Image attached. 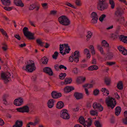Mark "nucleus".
Here are the masks:
<instances>
[{
	"mask_svg": "<svg viewBox=\"0 0 127 127\" xmlns=\"http://www.w3.org/2000/svg\"><path fill=\"white\" fill-rule=\"evenodd\" d=\"M4 8L6 10L9 11L12 9V8L9 7H4Z\"/></svg>",
	"mask_w": 127,
	"mask_h": 127,
	"instance_id": "obj_57",
	"label": "nucleus"
},
{
	"mask_svg": "<svg viewBox=\"0 0 127 127\" xmlns=\"http://www.w3.org/2000/svg\"><path fill=\"white\" fill-rule=\"evenodd\" d=\"M57 11L56 10H52L50 11V12L49 14L50 15H53L54 16L56 15Z\"/></svg>",
	"mask_w": 127,
	"mask_h": 127,
	"instance_id": "obj_51",
	"label": "nucleus"
},
{
	"mask_svg": "<svg viewBox=\"0 0 127 127\" xmlns=\"http://www.w3.org/2000/svg\"><path fill=\"white\" fill-rule=\"evenodd\" d=\"M127 37V36H125L124 35H120L119 37V39L120 40L124 42L126 38Z\"/></svg>",
	"mask_w": 127,
	"mask_h": 127,
	"instance_id": "obj_40",
	"label": "nucleus"
},
{
	"mask_svg": "<svg viewBox=\"0 0 127 127\" xmlns=\"http://www.w3.org/2000/svg\"><path fill=\"white\" fill-rule=\"evenodd\" d=\"M108 7V4L106 2L101 3H98L97 8L99 10L103 11L107 9Z\"/></svg>",
	"mask_w": 127,
	"mask_h": 127,
	"instance_id": "obj_7",
	"label": "nucleus"
},
{
	"mask_svg": "<svg viewBox=\"0 0 127 127\" xmlns=\"http://www.w3.org/2000/svg\"><path fill=\"white\" fill-rule=\"evenodd\" d=\"M105 102L107 106L111 108L112 109L114 108L116 104L115 99L112 97H110V96H108L106 99Z\"/></svg>",
	"mask_w": 127,
	"mask_h": 127,
	"instance_id": "obj_3",
	"label": "nucleus"
},
{
	"mask_svg": "<svg viewBox=\"0 0 127 127\" xmlns=\"http://www.w3.org/2000/svg\"><path fill=\"white\" fill-rule=\"evenodd\" d=\"M98 67L96 65H92L89 66L88 68V70L90 71L94 70H96L98 69Z\"/></svg>",
	"mask_w": 127,
	"mask_h": 127,
	"instance_id": "obj_23",
	"label": "nucleus"
},
{
	"mask_svg": "<svg viewBox=\"0 0 127 127\" xmlns=\"http://www.w3.org/2000/svg\"><path fill=\"white\" fill-rule=\"evenodd\" d=\"M118 49L119 51L122 52V54L123 55H127V50L122 45L119 46L118 47Z\"/></svg>",
	"mask_w": 127,
	"mask_h": 127,
	"instance_id": "obj_13",
	"label": "nucleus"
},
{
	"mask_svg": "<svg viewBox=\"0 0 127 127\" xmlns=\"http://www.w3.org/2000/svg\"><path fill=\"white\" fill-rule=\"evenodd\" d=\"M23 31L24 35L29 39L33 40L35 39L34 37V34L29 32L27 27H25L24 28Z\"/></svg>",
	"mask_w": 127,
	"mask_h": 127,
	"instance_id": "obj_4",
	"label": "nucleus"
},
{
	"mask_svg": "<svg viewBox=\"0 0 127 127\" xmlns=\"http://www.w3.org/2000/svg\"><path fill=\"white\" fill-rule=\"evenodd\" d=\"M87 34L86 36L87 38V40L88 41L89 40V39L92 37L93 35V33H92L90 31H88L87 33Z\"/></svg>",
	"mask_w": 127,
	"mask_h": 127,
	"instance_id": "obj_36",
	"label": "nucleus"
},
{
	"mask_svg": "<svg viewBox=\"0 0 127 127\" xmlns=\"http://www.w3.org/2000/svg\"><path fill=\"white\" fill-rule=\"evenodd\" d=\"M58 20L60 24L63 25L67 26L70 24V20L65 15L60 16L58 18Z\"/></svg>",
	"mask_w": 127,
	"mask_h": 127,
	"instance_id": "obj_2",
	"label": "nucleus"
},
{
	"mask_svg": "<svg viewBox=\"0 0 127 127\" xmlns=\"http://www.w3.org/2000/svg\"><path fill=\"white\" fill-rule=\"evenodd\" d=\"M123 12L124 11L122 9L119 7L117 8V10L114 13L116 21L119 22L121 25L123 24L125 21L124 17L122 16Z\"/></svg>",
	"mask_w": 127,
	"mask_h": 127,
	"instance_id": "obj_1",
	"label": "nucleus"
},
{
	"mask_svg": "<svg viewBox=\"0 0 127 127\" xmlns=\"http://www.w3.org/2000/svg\"><path fill=\"white\" fill-rule=\"evenodd\" d=\"M14 3L17 6L21 7H23L24 6V4L21 0H14Z\"/></svg>",
	"mask_w": 127,
	"mask_h": 127,
	"instance_id": "obj_17",
	"label": "nucleus"
},
{
	"mask_svg": "<svg viewBox=\"0 0 127 127\" xmlns=\"http://www.w3.org/2000/svg\"><path fill=\"white\" fill-rule=\"evenodd\" d=\"M40 122V120L39 119H35L34 122L35 126H36Z\"/></svg>",
	"mask_w": 127,
	"mask_h": 127,
	"instance_id": "obj_53",
	"label": "nucleus"
},
{
	"mask_svg": "<svg viewBox=\"0 0 127 127\" xmlns=\"http://www.w3.org/2000/svg\"><path fill=\"white\" fill-rule=\"evenodd\" d=\"M59 53L57 51L54 52V54L52 56L53 58L55 60L57 59Z\"/></svg>",
	"mask_w": 127,
	"mask_h": 127,
	"instance_id": "obj_37",
	"label": "nucleus"
},
{
	"mask_svg": "<svg viewBox=\"0 0 127 127\" xmlns=\"http://www.w3.org/2000/svg\"><path fill=\"white\" fill-rule=\"evenodd\" d=\"M86 78L83 76H79L77 77L76 81L78 84H80L84 82L85 81Z\"/></svg>",
	"mask_w": 127,
	"mask_h": 127,
	"instance_id": "obj_15",
	"label": "nucleus"
},
{
	"mask_svg": "<svg viewBox=\"0 0 127 127\" xmlns=\"http://www.w3.org/2000/svg\"><path fill=\"white\" fill-rule=\"evenodd\" d=\"M116 63L115 62H106V64L107 65L111 66L115 64Z\"/></svg>",
	"mask_w": 127,
	"mask_h": 127,
	"instance_id": "obj_50",
	"label": "nucleus"
},
{
	"mask_svg": "<svg viewBox=\"0 0 127 127\" xmlns=\"http://www.w3.org/2000/svg\"><path fill=\"white\" fill-rule=\"evenodd\" d=\"M91 17L92 18L91 20L92 23H96L98 19V16L96 13L95 12H93L91 14Z\"/></svg>",
	"mask_w": 127,
	"mask_h": 127,
	"instance_id": "obj_10",
	"label": "nucleus"
},
{
	"mask_svg": "<svg viewBox=\"0 0 127 127\" xmlns=\"http://www.w3.org/2000/svg\"><path fill=\"white\" fill-rule=\"evenodd\" d=\"M74 55L72 54L69 57V61L70 62H72L73 61Z\"/></svg>",
	"mask_w": 127,
	"mask_h": 127,
	"instance_id": "obj_49",
	"label": "nucleus"
},
{
	"mask_svg": "<svg viewBox=\"0 0 127 127\" xmlns=\"http://www.w3.org/2000/svg\"><path fill=\"white\" fill-rule=\"evenodd\" d=\"M74 96L78 100L82 99L83 97V95L82 93L78 92H75L74 94Z\"/></svg>",
	"mask_w": 127,
	"mask_h": 127,
	"instance_id": "obj_16",
	"label": "nucleus"
},
{
	"mask_svg": "<svg viewBox=\"0 0 127 127\" xmlns=\"http://www.w3.org/2000/svg\"><path fill=\"white\" fill-rule=\"evenodd\" d=\"M109 3L111 5L112 9H114L115 6V3L113 0H109Z\"/></svg>",
	"mask_w": 127,
	"mask_h": 127,
	"instance_id": "obj_35",
	"label": "nucleus"
},
{
	"mask_svg": "<svg viewBox=\"0 0 127 127\" xmlns=\"http://www.w3.org/2000/svg\"><path fill=\"white\" fill-rule=\"evenodd\" d=\"M88 120H89V122L88 123L87 125L86 124L84 125V127H89L92 125V118H89L88 119Z\"/></svg>",
	"mask_w": 127,
	"mask_h": 127,
	"instance_id": "obj_33",
	"label": "nucleus"
},
{
	"mask_svg": "<svg viewBox=\"0 0 127 127\" xmlns=\"http://www.w3.org/2000/svg\"><path fill=\"white\" fill-rule=\"evenodd\" d=\"M35 6L33 4L31 5L30 6V7L29 9L30 10H33L35 8Z\"/></svg>",
	"mask_w": 127,
	"mask_h": 127,
	"instance_id": "obj_60",
	"label": "nucleus"
},
{
	"mask_svg": "<svg viewBox=\"0 0 127 127\" xmlns=\"http://www.w3.org/2000/svg\"><path fill=\"white\" fill-rule=\"evenodd\" d=\"M74 56H76L74 57V62L77 63L79 61V57H80L79 52L77 51H75L74 53Z\"/></svg>",
	"mask_w": 127,
	"mask_h": 127,
	"instance_id": "obj_14",
	"label": "nucleus"
},
{
	"mask_svg": "<svg viewBox=\"0 0 127 127\" xmlns=\"http://www.w3.org/2000/svg\"><path fill=\"white\" fill-rule=\"evenodd\" d=\"M14 37L19 40H21V37L18 34H16L14 35Z\"/></svg>",
	"mask_w": 127,
	"mask_h": 127,
	"instance_id": "obj_56",
	"label": "nucleus"
},
{
	"mask_svg": "<svg viewBox=\"0 0 127 127\" xmlns=\"http://www.w3.org/2000/svg\"><path fill=\"white\" fill-rule=\"evenodd\" d=\"M24 113H28L29 111V108L28 106L27 105L24 106L22 107Z\"/></svg>",
	"mask_w": 127,
	"mask_h": 127,
	"instance_id": "obj_31",
	"label": "nucleus"
},
{
	"mask_svg": "<svg viewBox=\"0 0 127 127\" xmlns=\"http://www.w3.org/2000/svg\"><path fill=\"white\" fill-rule=\"evenodd\" d=\"M22 69L25 70L27 72H31L35 70L36 68L35 66L34 63H30V64H27L26 67L23 66Z\"/></svg>",
	"mask_w": 127,
	"mask_h": 127,
	"instance_id": "obj_5",
	"label": "nucleus"
},
{
	"mask_svg": "<svg viewBox=\"0 0 127 127\" xmlns=\"http://www.w3.org/2000/svg\"><path fill=\"white\" fill-rule=\"evenodd\" d=\"M2 4L5 5L9 6L11 4V1L10 0H1Z\"/></svg>",
	"mask_w": 127,
	"mask_h": 127,
	"instance_id": "obj_22",
	"label": "nucleus"
},
{
	"mask_svg": "<svg viewBox=\"0 0 127 127\" xmlns=\"http://www.w3.org/2000/svg\"><path fill=\"white\" fill-rule=\"evenodd\" d=\"M74 88L73 87L67 86L64 88V91L65 92L68 93L73 90H74Z\"/></svg>",
	"mask_w": 127,
	"mask_h": 127,
	"instance_id": "obj_21",
	"label": "nucleus"
},
{
	"mask_svg": "<svg viewBox=\"0 0 127 127\" xmlns=\"http://www.w3.org/2000/svg\"><path fill=\"white\" fill-rule=\"evenodd\" d=\"M106 17V15L104 14H102L101 16H100L99 19L100 22H102L103 20Z\"/></svg>",
	"mask_w": 127,
	"mask_h": 127,
	"instance_id": "obj_43",
	"label": "nucleus"
},
{
	"mask_svg": "<svg viewBox=\"0 0 127 127\" xmlns=\"http://www.w3.org/2000/svg\"><path fill=\"white\" fill-rule=\"evenodd\" d=\"M117 87L119 90H121L123 89V84L122 81H119L117 83Z\"/></svg>",
	"mask_w": 127,
	"mask_h": 127,
	"instance_id": "obj_28",
	"label": "nucleus"
},
{
	"mask_svg": "<svg viewBox=\"0 0 127 127\" xmlns=\"http://www.w3.org/2000/svg\"><path fill=\"white\" fill-rule=\"evenodd\" d=\"M51 96L54 98H58L61 96L62 94L61 93H58L56 91H53L51 93Z\"/></svg>",
	"mask_w": 127,
	"mask_h": 127,
	"instance_id": "obj_12",
	"label": "nucleus"
},
{
	"mask_svg": "<svg viewBox=\"0 0 127 127\" xmlns=\"http://www.w3.org/2000/svg\"><path fill=\"white\" fill-rule=\"evenodd\" d=\"M97 48L100 52L101 54H102L104 55V53H103V49L99 45L97 46Z\"/></svg>",
	"mask_w": 127,
	"mask_h": 127,
	"instance_id": "obj_42",
	"label": "nucleus"
},
{
	"mask_svg": "<svg viewBox=\"0 0 127 127\" xmlns=\"http://www.w3.org/2000/svg\"><path fill=\"white\" fill-rule=\"evenodd\" d=\"M36 42L37 43L40 45V46H42L44 43V42H43L40 40V39H37L36 40Z\"/></svg>",
	"mask_w": 127,
	"mask_h": 127,
	"instance_id": "obj_38",
	"label": "nucleus"
},
{
	"mask_svg": "<svg viewBox=\"0 0 127 127\" xmlns=\"http://www.w3.org/2000/svg\"><path fill=\"white\" fill-rule=\"evenodd\" d=\"M65 4L69 7L73 8H76L72 4L69 2H66L65 3Z\"/></svg>",
	"mask_w": 127,
	"mask_h": 127,
	"instance_id": "obj_46",
	"label": "nucleus"
},
{
	"mask_svg": "<svg viewBox=\"0 0 127 127\" xmlns=\"http://www.w3.org/2000/svg\"><path fill=\"white\" fill-rule=\"evenodd\" d=\"M102 46H104L106 47H109V44L105 40H103L102 42Z\"/></svg>",
	"mask_w": 127,
	"mask_h": 127,
	"instance_id": "obj_34",
	"label": "nucleus"
},
{
	"mask_svg": "<svg viewBox=\"0 0 127 127\" xmlns=\"http://www.w3.org/2000/svg\"><path fill=\"white\" fill-rule=\"evenodd\" d=\"M93 106L95 110H97L98 111H101L103 109L102 105L99 103L96 102L93 103Z\"/></svg>",
	"mask_w": 127,
	"mask_h": 127,
	"instance_id": "obj_9",
	"label": "nucleus"
},
{
	"mask_svg": "<svg viewBox=\"0 0 127 127\" xmlns=\"http://www.w3.org/2000/svg\"><path fill=\"white\" fill-rule=\"evenodd\" d=\"M104 83L107 86H109L111 83L110 79V78H105L104 79Z\"/></svg>",
	"mask_w": 127,
	"mask_h": 127,
	"instance_id": "obj_30",
	"label": "nucleus"
},
{
	"mask_svg": "<svg viewBox=\"0 0 127 127\" xmlns=\"http://www.w3.org/2000/svg\"><path fill=\"white\" fill-rule=\"evenodd\" d=\"M64 44H61L60 45V50H63L64 49Z\"/></svg>",
	"mask_w": 127,
	"mask_h": 127,
	"instance_id": "obj_61",
	"label": "nucleus"
},
{
	"mask_svg": "<svg viewBox=\"0 0 127 127\" xmlns=\"http://www.w3.org/2000/svg\"><path fill=\"white\" fill-rule=\"evenodd\" d=\"M99 93V91L97 89H95L94 91V94L95 95H97Z\"/></svg>",
	"mask_w": 127,
	"mask_h": 127,
	"instance_id": "obj_52",
	"label": "nucleus"
},
{
	"mask_svg": "<svg viewBox=\"0 0 127 127\" xmlns=\"http://www.w3.org/2000/svg\"><path fill=\"white\" fill-rule=\"evenodd\" d=\"M23 125V122L22 121L17 120L13 127H22Z\"/></svg>",
	"mask_w": 127,
	"mask_h": 127,
	"instance_id": "obj_18",
	"label": "nucleus"
},
{
	"mask_svg": "<svg viewBox=\"0 0 127 127\" xmlns=\"http://www.w3.org/2000/svg\"><path fill=\"white\" fill-rule=\"evenodd\" d=\"M124 115L125 118L123 119V122L124 124L127 125V111L124 112Z\"/></svg>",
	"mask_w": 127,
	"mask_h": 127,
	"instance_id": "obj_24",
	"label": "nucleus"
},
{
	"mask_svg": "<svg viewBox=\"0 0 127 127\" xmlns=\"http://www.w3.org/2000/svg\"><path fill=\"white\" fill-rule=\"evenodd\" d=\"M54 68L56 70L58 71L59 68V65L57 64H55L54 65Z\"/></svg>",
	"mask_w": 127,
	"mask_h": 127,
	"instance_id": "obj_62",
	"label": "nucleus"
},
{
	"mask_svg": "<svg viewBox=\"0 0 127 127\" xmlns=\"http://www.w3.org/2000/svg\"><path fill=\"white\" fill-rule=\"evenodd\" d=\"M41 61L43 64H46L47 63L48 59L47 57L44 56L42 58Z\"/></svg>",
	"mask_w": 127,
	"mask_h": 127,
	"instance_id": "obj_32",
	"label": "nucleus"
},
{
	"mask_svg": "<svg viewBox=\"0 0 127 127\" xmlns=\"http://www.w3.org/2000/svg\"><path fill=\"white\" fill-rule=\"evenodd\" d=\"M23 98H19L15 100L14 102V104L17 106H19L21 105L23 103Z\"/></svg>",
	"mask_w": 127,
	"mask_h": 127,
	"instance_id": "obj_11",
	"label": "nucleus"
},
{
	"mask_svg": "<svg viewBox=\"0 0 127 127\" xmlns=\"http://www.w3.org/2000/svg\"><path fill=\"white\" fill-rule=\"evenodd\" d=\"M48 75L52 76L53 75V73L51 69L48 67Z\"/></svg>",
	"mask_w": 127,
	"mask_h": 127,
	"instance_id": "obj_44",
	"label": "nucleus"
},
{
	"mask_svg": "<svg viewBox=\"0 0 127 127\" xmlns=\"http://www.w3.org/2000/svg\"><path fill=\"white\" fill-rule=\"evenodd\" d=\"M59 68L60 69H61L62 68L64 69L65 70H66L67 69L66 67L62 65H60L59 66Z\"/></svg>",
	"mask_w": 127,
	"mask_h": 127,
	"instance_id": "obj_59",
	"label": "nucleus"
},
{
	"mask_svg": "<svg viewBox=\"0 0 127 127\" xmlns=\"http://www.w3.org/2000/svg\"><path fill=\"white\" fill-rule=\"evenodd\" d=\"M43 8L46 9L47 8V4L46 3H43L41 4Z\"/></svg>",
	"mask_w": 127,
	"mask_h": 127,
	"instance_id": "obj_55",
	"label": "nucleus"
},
{
	"mask_svg": "<svg viewBox=\"0 0 127 127\" xmlns=\"http://www.w3.org/2000/svg\"><path fill=\"white\" fill-rule=\"evenodd\" d=\"M11 75L9 72L2 73L1 74V77L2 79L4 80V83L6 84L8 83L10 80V76Z\"/></svg>",
	"mask_w": 127,
	"mask_h": 127,
	"instance_id": "obj_6",
	"label": "nucleus"
},
{
	"mask_svg": "<svg viewBox=\"0 0 127 127\" xmlns=\"http://www.w3.org/2000/svg\"><path fill=\"white\" fill-rule=\"evenodd\" d=\"M73 72L75 74H77L78 73V69L76 67L73 69Z\"/></svg>",
	"mask_w": 127,
	"mask_h": 127,
	"instance_id": "obj_58",
	"label": "nucleus"
},
{
	"mask_svg": "<svg viewBox=\"0 0 127 127\" xmlns=\"http://www.w3.org/2000/svg\"><path fill=\"white\" fill-rule=\"evenodd\" d=\"M16 110L18 112H20L24 113L22 107L17 108Z\"/></svg>",
	"mask_w": 127,
	"mask_h": 127,
	"instance_id": "obj_54",
	"label": "nucleus"
},
{
	"mask_svg": "<svg viewBox=\"0 0 127 127\" xmlns=\"http://www.w3.org/2000/svg\"><path fill=\"white\" fill-rule=\"evenodd\" d=\"M43 71L45 73L48 74V67H44L43 69Z\"/></svg>",
	"mask_w": 127,
	"mask_h": 127,
	"instance_id": "obj_64",
	"label": "nucleus"
},
{
	"mask_svg": "<svg viewBox=\"0 0 127 127\" xmlns=\"http://www.w3.org/2000/svg\"><path fill=\"white\" fill-rule=\"evenodd\" d=\"M64 106V103L62 101H58L56 105V108L58 109H61Z\"/></svg>",
	"mask_w": 127,
	"mask_h": 127,
	"instance_id": "obj_20",
	"label": "nucleus"
},
{
	"mask_svg": "<svg viewBox=\"0 0 127 127\" xmlns=\"http://www.w3.org/2000/svg\"><path fill=\"white\" fill-rule=\"evenodd\" d=\"M98 113L96 111L92 110L90 111V114L91 115L93 116L96 115Z\"/></svg>",
	"mask_w": 127,
	"mask_h": 127,
	"instance_id": "obj_47",
	"label": "nucleus"
},
{
	"mask_svg": "<svg viewBox=\"0 0 127 127\" xmlns=\"http://www.w3.org/2000/svg\"><path fill=\"white\" fill-rule=\"evenodd\" d=\"M72 79L71 78H66L64 80V82H62L63 84L65 85H66L70 83L72 81Z\"/></svg>",
	"mask_w": 127,
	"mask_h": 127,
	"instance_id": "obj_25",
	"label": "nucleus"
},
{
	"mask_svg": "<svg viewBox=\"0 0 127 127\" xmlns=\"http://www.w3.org/2000/svg\"><path fill=\"white\" fill-rule=\"evenodd\" d=\"M55 102L54 99H50L48 100V107L50 108L53 107L54 105V103Z\"/></svg>",
	"mask_w": 127,
	"mask_h": 127,
	"instance_id": "obj_19",
	"label": "nucleus"
},
{
	"mask_svg": "<svg viewBox=\"0 0 127 127\" xmlns=\"http://www.w3.org/2000/svg\"><path fill=\"white\" fill-rule=\"evenodd\" d=\"M75 3L77 6H80L81 5V3L80 0H75Z\"/></svg>",
	"mask_w": 127,
	"mask_h": 127,
	"instance_id": "obj_48",
	"label": "nucleus"
},
{
	"mask_svg": "<svg viewBox=\"0 0 127 127\" xmlns=\"http://www.w3.org/2000/svg\"><path fill=\"white\" fill-rule=\"evenodd\" d=\"M66 74L65 73H62L60 74L59 76V78L61 79H63L66 76Z\"/></svg>",
	"mask_w": 127,
	"mask_h": 127,
	"instance_id": "obj_39",
	"label": "nucleus"
},
{
	"mask_svg": "<svg viewBox=\"0 0 127 127\" xmlns=\"http://www.w3.org/2000/svg\"><path fill=\"white\" fill-rule=\"evenodd\" d=\"M70 50V49L69 48V47H68V48H65V51L67 53H69Z\"/></svg>",
	"mask_w": 127,
	"mask_h": 127,
	"instance_id": "obj_63",
	"label": "nucleus"
},
{
	"mask_svg": "<svg viewBox=\"0 0 127 127\" xmlns=\"http://www.w3.org/2000/svg\"><path fill=\"white\" fill-rule=\"evenodd\" d=\"M8 96V95H3V100L4 102V103L5 105H6L7 103V101L6 100V99Z\"/></svg>",
	"mask_w": 127,
	"mask_h": 127,
	"instance_id": "obj_45",
	"label": "nucleus"
},
{
	"mask_svg": "<svg viewBox=\"0 0 127 127\" xmlns=\"http://www.w3.org/2000/svg\"><path fill=\"white\" fill-rule=\"evenodd\" d=\"M79 122L84 126V125L85 124V120L84 117L82 116H80L79 118Z\"/></svg>",
	"mask_w": 127,
	"mask_h": 127,
	"instance_id": "obj_27",
	"label": "nucleus"
},
{
	"mask_svg": "<svg viewBox=\"0 0 127 127\" xmlns=\"http://www.w3.org/2000/svg\"><path fill=\"white\" fill-rule=\"evenodd\" d=\"M95 126L96 127H102V125L98 121H96L94 123Z\"/></svg>",
	"mask_w": 127,
	"mask_h": 127,
	"instance_id": "obj_41",
	"label": "nucleus"
},
{
	"mask_svg": "<svg viewBox=\"0 0 127 127\" xmlns=\"http://www.w3.org/2000/svg\"><path fill=\"white\" fill-rule=\"evenodd\" d=\"M0 31L1 32L2 35H5V38L7 40L8 38V36L6 32L2 29H0Z\"/></svg>",
	"mask_w": 127,
	"mask_h": 127,
	"instance_id": "obj_29",
	"label": "nucleus"
},
{
	"mask_svg": "<svg viewBox=\"0 0 127 127\" xmlns=\"http://www.w3.org/2000/svg\"><path fill=\"white\" fill-rule=\"evenodd\" d=\"M68 112V111L66 109L62 110L61 111V117L65 119H69L70 118V116Z\"/></svg>",
	"mask_w": 127,
	"mask_h": 127,
	"instance_id": "obj_8",
	"label": "nucleus"
},
{
	"mask_svg": "<svg viewBox=\"0 0 127 127\" xmlns=\"http://www.w3.org/2000/svg\"><path fill=\"white\" fill-rule=\"evenodd\" d=\"M121 111V108L119 106L116 107L115 109V114L117 116H118L120 113Z\"/></svg>",
	"mask_w": 127,
	"mask_h": 127,
	"instance_id": "obj_26",
	"label": "nucleus"
}]
</instances>
